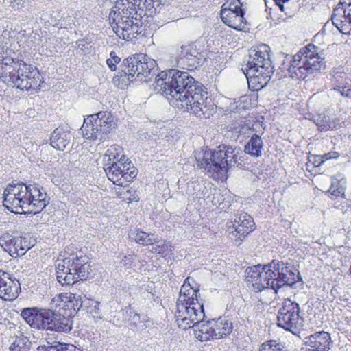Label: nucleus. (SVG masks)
Returning a JSON list of instances; mask_svg holds the SVG:
<instances>
[{"mask_svg":"<svg viewBox=\"0 0 351 351\" xmlns=\"http://www.w3.org/2000/svg\"><path fill=\"white\" fill-rule=\"evenodd\" d=\"M244 12L228 11L225 9L221 10V18L222 21L228 27L237 30H245L246 28V21L243 17Z\"/></svg>","mask_w":351,"mask_h":351,"instance_id":"412c9836","label":"nucleus"},{"mask_svg":"<svg viewBox=\"0 0 351 351\" xmlns=\"http://www.w3.org/2000/svg\"><path fill=\"white\" fill-rule=\"evenodd\" d=\"M153 86L171 105L186 109L197 117L208 119L215 111V104L206 88L188 72L162 71L156 76Z\"/></svg>","mask_w":351,"mask_h":351,"instance_id":"f257e3e1","label":"nucleus"},{"mask_svg":"<svg viewBox=\"0 0 351 351\" xmlns=\"http://www.w3.org/2000/svg\"><path fill=\"white\" fill-rule=\"evenodd\" d=\"M18 237H12L9 233H4L0 237V245L5 251L11 253L14 247H19L16 243Z\"/></svg>","mask_w":351,"mask_h":351,"instance_id":"ea45409f","label":"nucleus"},{"mask_svg":"<svg viewBox=\"0 0 351 351\" xmlns=\"http://www.w3.org/2000/svg\"><path fill=\"white\" fill-rule=\"evenodd\" d=\"M300 279L297 269L287 263L273 260L266 265L258 264L248 267L245 270L246 282L251 285L252 291H270L276 294L285 285L292 286Z\"/></svg>","mask_w":351,"mask_h":351,"instance_id":"f03ea898","label":"nucleus"},{"mask_svg":"<svg viewBox=\"0 0 351 351\" xmlns=\"http://www.w3.org/2000/svg\"><path fill=\"white\" fill-rule=\"evenodd\" d=\"M317 50L316 46L309 44L293 56L287 57L289 61L287 71L292 79L304 80L308 75L325 69L324 58Z\"/></svg>","mask_w":351,"mask_h":351,"instance_id":"423d86ee","label":"nucleus"},{"mask_svg":"<svg viewBox=\"0 0 351 351\" xmlns=\"http://www.w3.org/2000/svg\"><path fill=\"white\" fill-rule=\"evenodd\" d=\"M114 128V123L111 114L101 111L85 118L81 131L84 138L104 141Z\"/></svg>","mask_w":351,"mask_h":351,"instance_id":"1a4fd4ad","label":"nucleus"},{"mask_svg":"<svg viewBox=\"0 0 351 351\" xmlns=\"http://www.w3.org/2000/svg\"><path fill=\"white\" fill-rule=\"evenodd\" d=\"M313 121L321 131H327L335 128V123L332 121L330 117L325 114H319L314 116Z\"/></svg>","mask_w":351,"mask_h":351,"instance_id":"c9c22d12","label":"nucleus"},{"mask_svg":"<svg viewBox=\"0 0 351 351\" xmlns=\"http://www.w3.org/2000/svg\"><path fill=\"white\" fill-rule=\"evenodd\" d=\"M175 317L180 328H194L205 317L203 304L198 300L193 302L177 303Z\"/></svg>","mask_w":351,"mask_h":351,"instance_id":"9d476101","label":"nucleus"},{"mask_svg":"<svg viewBox=\"0 0 351 351\" xmlns=\"http://www.w3.org/2000/svg\"><path fill=\"white\" fill-rule=\"evenodd\" d=\"M339 156V154L336 152H328L323 155L325 160L330 159L337 158Z\"/></svg>","mask_w":351,"mask_h":351,"instance_id":"09e8293b","label":"nucleus"},{"mask_svg":"<svg viewBox=\"0 0 351 351\" xmlns=\"http://www.w3.org/2000/svg\"><path fill=\"white\" fill-rule=\"evenodd\" d=\"M331 19L341 33L351 34V8L346 0L339 2L334 9Z\"/></svg>","mask_w":351,"mask_h":351,"instance_id":"f3484780","label":"nucleus"},{"mask_svg":"<svg viewBox=\"0 0 351 351\" xmlns=\"http://www.w3.org/2000/svg\"><path fill=\"white\" fill-rule=\"evenodd\" d=\"M20 63L21 61L16 62L13 58L0 55V69L5 75L8 74L9 77L17 69V67H15L16 64Z\"/></svg>","mask_w":351,"mask_h":351,"instance_id":"58836bf2","label":"nucleus"},{"mask_svg":"<svg viewBox=\"0 0 351 351\" xmlns=\"http://www.w3.org/2000/svg\"><path fill=\"white\" fill-rule=\"evenodd\" d=\"M67 298L72 308L75 311H78L83 308H86V306L92 302L91 300L86 298L85 296L83 298L82 295L76 293H69V296Z\"/></svg>","mask_w":351,"mask_h":351,"instance_id":"4c0bfd02","label":"nucleus"},{"mask_svg":"<svg viewBox=\"0 0 351 351\" xmlns=\"http://www.w3.org/2000/svg\"><path fill=\"white\" fill-rule=\"evenodd\" d=\"M73 321L69 317L62 315L56 310L47 308L42 330L58 332H69Z\"/></svg>","mask_w":351,"mask_h":351,"instance_id":"4468645a","label":"nucleus"},{"mask_svg":"<svg viewBox=\"0 0 351 351\" xmlns=\"http://www.w3.org/2000/svg\"><path fill=\"white\" fill-rule=\"evenodd\" d=\"M71 134L63 128H57L51 133L50 136L51 145L58 149L63 151L69 144Z\"/></svg>","mask_w":351,"mask_h":351,"instance_id":"b1692460","label":"nucleus"},{"mask_svg":"<svg viewBox=\"0 0 351 351\" xmlns=\"http://www.w3.org/2000/svg\"><path fill=\"white\" fill-rule=\"evenodd\" d=\"M206 187L197 180L187 183L186 193L193 198L202 199L206 195Z\"/></svg>","mask_w":351,"mask_h":351,"instance_id":"f704fd0d","label":"nucleus"},{"mask_svg":"<svg viewBox=\"0 0 351 351\" xmlns=\"http://www.w3.org/2000/svg\"><path fill=\"white\" fill-rule=\"evenodd\" d=\"M104 169L108 178L114 184L123 186L130 182L137 175V171L131 161L104 165Z\"/></svg>","mask_w":351,"mask_h":351,"instance_id":"ddd939ff","label":"nucleus"},{"mask_svg":"<svg viewBox=\"0 0 351 351\" xmlns=\"http://www.w3.org/2000/svg\"><path fill=\"white\" fill-rule=\"evenodd\" d=\"M122 261L124 262L125 265L129 264L134 261V255L128 254V256H125Z\"/></svg>","mask_w":351,"mask_h":351,"instance_id":"603ef678","label":"nucleus"},{"mask_svg":"<svg viewBox=\"0 0 351 351\" xmlns=\"http://www.w3.org/2000/svg\"><path fill=\"white\" fill-rule=\"evenodd\" d=\"M242 3L240 2V0H228V1L222 5L221 9H225L226 10H231L234 12H244L241 8Z\"/></svg>","mask_w":351,"mask_h":351,"instance_id":"79ce46f5","label":"nucleus"},{"mask_svg":"<svg viewBox=\"0 0 351 351\" xmlns=\"http://www.w3.org/2000/svg\"><path fill=\"white\" fill-rule=\"evenodd\" d=\"M141 19L114 23L115 26L113 27V30L119 38H122L125 40H132L143 31Z\"/></svg>","mask_w":351,"mask_h":351,"instance_id":"a211bd4d","label":"nucleus"},{"mask_svg":"<svg viewBox=\"0 0 351 351\" xmlns=\"http://www.w3.org/2000/svg\"><path fill=\"white\" fill-rule=\"evenodd\" d=\"M90 270L88 256L71 255L57 265V280L62 285H72L78 280H86Z\"/></svg>","mask_w":351,"mask_h":351,"instance_id":"0eeeda50","label":"nucleus"},{"mask_svg":"<svg viewBox=\"0 0 351 351\" xmlns=\"http://www.w3.org/2000/svg\"><path fill=\"white\" fill-rule=\"evenodd\" d=\"M121 58L118 57L115 52L112 51L110 53V58L106 60V63L111 71L117 69V64L119 63Z\"/></svg>","mask_w":351,"mask_h":351,"instance_id":"37998d69","label":"nucleus"},{"mask_svg":"<svg viewBox=\"0 0 351 351\" xmlns=\"http://www.w3.org/2000/svg\"><path fill=\"white\" fill-rule=\"evenodd\" d=\"M305 345L319 351H329L332 345L330 334L325 331L316 332L305 338Z\"/></svg>","mask_w":351,"mask_h":351,"instance_id":"6ab92c4d","label":"nucleus"},{"mask_svg":"<svg viewBox=\"0 0 351 351\" xmlns=\"http://www.w3.org/2000/svg\"><path fill=\"white\" fill-rule=\"evenodd\" d=\"M333 89L341 93L342 96L348 95V90L351 88V79L344 73L337 72L332 78Z\"/></svg>","mask_w":351,"mask_h":351,"instance_id":"cd10ccee","label":"nucleus"},{"mask_svg":"<svg viewBox=\"0 0 351 351\" xmlns=\"http://www.w3.org/2000/svg\"><path fill=\"white\" fill-rule=\"evenodd\" d=\"M263 146V142L262 138L258 134H254L245 145L244 151L252 156L259 157L261 156Z\"/></svg>","mask_w":351,"mask_h":351,"instance_id":"473e14b6","label":"nucleus"},{"mask_svg":"<svg viewBox=\"0 0 351 351\" xmlns=\"http://www.w3.org/2000/svg\"><path fill=\"white\" fill-rule=\"evenodd\" d=\"M37 351H80V350L77 349L73 344L59 341H55L51 343L47 341V345L38 346Z\"/></svg>","mask_w":351,"mask_h":351,"instance_id":"72a5a7b5","label":"nucleus"},{"mask_svg":"<svg viewBox=\"0 0 351 351\" xmlns=\"http://www.w3.org/2000/svg\"><path fill=\"white\" fill-rule=\"evenodd\" d=\"M77 49L86 52L88 51V47L86 46V44L84 43V41L82 40H78L77 43Z\"/></svg>","mask_w":351,"mask_h":351,"instance_id":"8fccbe9b","label":"nucleus"},{"mask_svg":"<svg viewBox=\"0 0 351 351\" xmlns=\"http://www.w3.org/2000/svg\"><path fill=\"white\" fill-rule=\"evenodd\" d=\"M15 67H17V69L12 72L10 79L18 88L28 90L40 86L43 82L42 77L35 66L21 61Z\"/></svg>","mask_w":351,"mask_h":351,"instance_id":"f8f14e48","label":"nucleus"},{"mask_svg":"<svg viewBox=\"0 0 351 351\" xmlns=\"http://www.w3.org/2000/svg\"><path fill=\"white\" fill-rule=\"evenodd\" d=\"M276 5H278L280 10L282 12L285 11L286 8L285 4L287 3L289 0H274Z\"/></svg>","mask_w":351,"mask_h":351,"instance_id":"3c124183","label":"nucleus"},{"mask_svg":"<svg viewBox=\"0 0 351 351\" xmlns=\"http://www.w3.org/2000/svg\"><path fill=\"white\" fill-rule=\"evenodd\" d=\"M197 43H192L181 47L180 64L189 70H193L202 64L204 54Z\"/></svg>","mask_w":351,"mask_h":351,"instance_id":"dca6fc26","label":"nucleus"},{"mask_svg":"<svg viewBox=\"0 0 351 351\" xmlns=\"http://www.w3.org/2000/svg\"><path fill=\"white\" fill-rule=\"evenodd\" d=\"M130 238L136 243L148 246L154 243H159V239L154 234H148L145 232L141 231L138 229H134L129 232Z\"/></svg>","mask_w":351,"mask_h":351,"instance_id":"bb28decb","label":"nucleus"},{"mask_svg":"<svg viewBox=\"0 0 351 351\" xmlns=\"http://www.w3.org/2000/svg\"><path fill=\"white\" fill-rule=\"evenodd\" d=\"M32 342L26 336L21 334L16 337L14 341L10 347V351H30Z\"/></svg>","mask_w":351,"mask_h":351,"instance_id":"e433bc0d","label":"nucleus"},{"mask_svg":"<svg viewBox=\"0 0 351 351\" xmlns=\"http://www.w3.org/2000/svg\"><path fill=\"white\" fill-rule=\"evenodd\" d=\"M350 90H348V95H345L344 97H350L351 98V88H349Z\"/></svg>","mask_w":351,"mask_h":351,"instance_id":"864d4df0","label":"nucleus"},{"mask_svg":"<svg viewBox=\"0 0 351 351\" xmlns=\"http://www.w3.org/2000/svg\"><path fill=\"white\" fill-rule=\"evenodd\" d=\"M213 326H211L210 320L204 323L201 321L194 327V335L201 341H207L215 339Z\"/></svg>","mask_w":351,"mask_h":351,"instance_id":"7c9ffc66","label":"nucleus"},{"mask_svg":"<svg viewBox=\"0 0 351 351\" xmlns=\"http://www.w3.org/2000/svg\"><path fill=\"white\" fill-rule=\"evenodd\" d=\"M27 241H24V245L23 244V239L21 237H18L16 243L19 245V247H14L13 253H16L17 256L24 255L25 252H23L27 247L29 250L30 247L26 245Z\"/></svg>","mask_w":351,"mask_h":351,"instance_id":"a18cd8bd","label":"nucleus"},{"mask_svg":"<svg viewBox=\"0 0 351 351\" xmlns=\"http://www.w3.org/2000/svg\"><path fill=\"white\" fill-rule=\"evenodd\" d=\"M124 319L128 323L130 328L134 330H142L146 328L149 322L148 317L145 314L137 313L130 306L123 310Z\"/></svg>","mask_w":351,"mask_h":351,"instance_id":"aec40b11","label":"nucleus"},{"mask_svg":"<svg viewBox=\"0 0 351 351\" xmlns=\"http://www.w3.org/2000/svg\"><path fill=\"white\" fill-rule=\"evenodd\" d=\"M241 149L239 147L221 145L214 150L199 152L195 155L197 166L204 169L211 176H223L230 167L238 161Z\"/></svg>","mask_w":351,"mask_h":351,"instance_id":"39448f33","label":"nucleus"},{"mask_svg":"<svg viewBox=\"0 0 351 351\" xmlns=\"http://www.w3.org/2000/svg\"><path fill=\"white\" fill-rule=\"evenodd\" d=\"M104 165H109L113 162L121 163L130 161L129 158L123 154L121 147L118 145H113L108 148L103 158Z\"/></svg>","mask_w":351,"mask_h":351,"instance_id":"393cba45","label":"nucleus"},{"mask_svg":"<svg viewBox=\"0 0 351 351\" xmlns=\"http://www.w3.org/2000/svg\"><path fill=\"white\" fill-rule=\"evenodd\" d=\"M138 8L134 12V19L142 18L143 16L152 15L158 12L161 5V0H141Z\"/></svg>","mask_w":351,"mask_h":351,"instance_id":"a878e982","label":"nucleus"},{"mask_svg":"<svg viewBox=\"0 0 351 351\" xmlns=\"http://www.w3.org/2000/svg\"><path fill=\"white\" fill-rule=\"evenodd\" d=\"M91 302L86 306V311L90 313L98 314L99 302L91 300Z\"/></svg>","mask_w":351,"mask_h":351,"instance_id":"de8ad7c7","label":"nucleus"},{"mask_svg":"<svg viewBox=\"0 0 351 351\" xmlns=\"http://www.w3.org/2000/svg\"><path fill=\"white\" fill-rule=\"evenodd\" d=\"M285 351H287V350L285 348Z\"/></svg>","mask_w":351,"mask_h":351,"instance_id":"6e6d98bb","label":"nucleus"},{"mask_svg":"<svg viewBox=\"0 0 351 351\" xmlns=\"http://www.w3.org/2000/svg\"><path fill=\"white\" fill-rule=\"evenodd\" d=\"M141 0H117L110 16L114 23L135 20L134 12L138 10Z\"/></svg>","mask_w":351,"mask_h":351,"instance_id":"2eb2a0df","label":"nucleus"},{"mask_svg":"<svg viewBox=\"0 0 351 351\" xmlns=\"http://www.w3.org/2000/svg\"><path fill=\"white\" fill-rule=\"evenodd\" d=\"M64 298H67V297L62 294L55 295L49 303L51 309L56 310L57 308L61 307Z\"/></svg>","mask_w":351,"mask_h":351,"instance_id":"c03bdc74","label":"nucleus"},{"mask_svg":"<svg viewBox=\"0 0 351 351\" xmlns=\"http://www.w3.org/2000/svg\"><path fill=\"white\" fill-rule=\"evenodd\" d=\"M269 49L267 45L252 47L249 50L247 63L242 69L249 87L254 91L265 87L274 72Z\"/></svg>","mask_w":351,"mask_h":351,"instance_id":"20e7f679","label":"nucleus"},{"mask_svg":"<svg viewBox=\"0 0 351 351\" xmlns=\"http://www.w3.org/2000/svg\"><path fill=\"white\" fill-rule=\"evenodd\" d=\"M47 195L38 184H10L3 192V206L11 212L37 214L48 204Z\"/></svg>","mask_w":351,"mask_h":351,"instance_id":"7ed1b4c3","label":"nucleus"},{"mask_svg":"<svg viewBox=\"0 0 351 351\" xmlns=\"http://www.w3.org/2000/svg\"><path fill=\"white\" fill-rule=\"evenodd\" d=\"M346 188L345 177L341 173H338L331 178V186L328 193L334 197L344 196Z\"/></svg>","mask_w":351,"mask_h":351,"instance_id":"2f4dec72","label":"nucleus"},{"mask_svg":"<svg viewBox=\"0 0 351 351\" xmlns=\"http://www.w3.org/2000/svg\"><path fill=\"white\" fill-rule=\"evenodd\" d=\"M211 326H213L215 339H219L230 334L232 329V323L225 318H219L217 320L211 319Z\"/></svg>","mask_w":351,"mask_h":351,"instance_id":"c756f323","label":"nucleus"},{"mask_svg":"<svg viewBox=\"0 0 351 351\" xmlns=\"http://www.w3.org/2000/svg\"><path fill=\"white\" fill-rule=\"evenodd\" d=\"M308 348V351H319V350H315V349H313L311 348Z\"/></svg>","mask_w":351,"mask_h":351,"instance_id":"5fc2aeb1","label":"nucleus"},{"mask_svg":"<svg viewBox=\"0 0 351 351\" xmlns=\"http://www.w3.org/2000/svg\"><path fill=\"white\" fill-rule=\"evenodd\" d=\"M259 351H285V346L278 341L270 340L263 343Z\"/></svg>","mask_w":351,"mask_h":351,"instance_id":"a19ab883","label":"nucleus"},{"mask_svg":"<svg viewBox=\"0 0 351 351\" xmlns=\"http://www.w3.org/2000/svg\"><path fill=\"white\" fill-rule=\"evenodd\" d=\"M232 226L238 234L245 237L254 230V222L250 215L241 213L234 216Z\"/></svg>","mask_w":351,"mask_h":351,"instance_id":"5701e85b","label":"nucleus"},{"mask_svg":"<svg viewBox=\"0 0 351 351\" xmlns=\"http://www.w3.org/2000/svg\"><path fill=\"white\" fill-rule=\"evenodd\" d=\"M46 310L47 308H24L21 315L32 328L42 330Z\"/></svg>","mask_w":351,"mask_h":351,"instance_id":"4be33fe9","label":"nucleus"},{"mask_svg":"<svg viewBox=\"0 0 351 351\" xmlns=\"http://www.w3.org/2000/svg\"><path fill=\"white\" fill-rule=\"evenodd\" d=\"M299 304L290 299H285L277 315V324L287 331L295 333L304 326V318L300 315Z\"/></svg>","mask_w":351,"mask_h":351,"instance_id":"9b49d317","label":"nucleus"},{"mask_svg":"<svg viewBox=\"0 0 351 351\" xmlns=\"http://www.w3.org/2000/svg\"><path fill=\"white\" fill-rule=\"evenodd\" d=\"M156 61L145 54H136L123 61L121 77H127L131 82L138 80L148 82L155 75Z\"/></svg>","mask_w":351,"mask_h":351,"instance_id":"6e6552de","label":"nucleus"},{"mask_svg":"<svg viewBox=\"0 0 351 351\" xmlns=\"http://www.w3.org/2000/svg\"><path fill=\"white\" fill-rule=\"evenodd\" d=\"M308 161L312 162L316 167L321 166L325 161L323 155L322 156H311L308 157Z\"/></svg>","mask_w":351,"mask_h":351,"instance_id":"49530a36","label":"nucleus"},{"mask_svg":"<svg viewBox=\"0 0 351 351\" xmlns=\"http://www.w3.org/2000/svg\"><path fill=\"white\" fill-rule=\"evenodd\" d=\"M198 289H194L189 282V278H187L180 289V295L177 303L193 302L198 300Z\"/></svg>","mask_w":351,"mask_h":351,"instance_id":"c85d7f7f","label":"nucleus"}]
</instances>
